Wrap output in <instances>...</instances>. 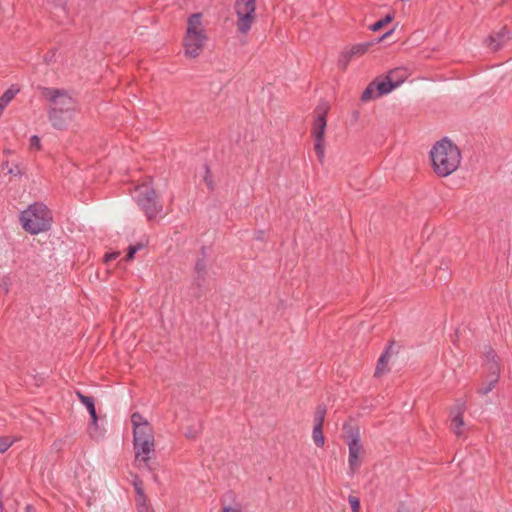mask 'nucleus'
Here are the masks:
<instances>
[{"instance_id":"nucleus-27","label":"nucleus","mask_w":512,"mask_h":512,"mask_svg":"<svg viewBox=\"0 0 512 512\" xmlns=\"http://www.w3.org/2000/svg\"><path fill=\"white\" fill-rule=\"evenodd\" d=\"M194 271H195L194 276L198 277V279H206V277H207V261H206V259L198 258L196 260V263L194 266Z\"/></svg>"},{"instance_id":"nucleus-34","label":"nucleus","mask_w":512,"mask_h":512,"mask_svg":"<svg viewBox=\"0 0 512 512\" xmlns=\"http://www.w3.org/2000/svg\"><path fill=\"white\" fill-rule=\"evenodd\" d=\"M14 440H11L8 436H0V453H5L13 444Z\"/></svg>"},{"instance_id":"nucleus-45","label":"nucleus","mask_w":512,"mask_h":512,"mask_svg":"<svg viewBox=\"0 0 512 512\" xmlns=\"http://www.w3.org/2000/svg\"><path fill=\"white\" fill-rule=\"evenodd\" d=\"M359 116H360V112L358 110H353L352 111V122L356 123L359 119Z\"/></svg>"},{"instance_id":"nucleus-35","label":"nucleus","mask_w":512,"mask_h":512,"mask_svg":"<svg viewBox=\"0 0 512 512\" xmlns=\"http://www.w3.org/2000/svg\"><path fill=\"white\" fill-rule=\"evenodd\" d=\"M348 502H349L352 512H360L361 502L358 497H356L354 495H349Z\"/></svg>"},{"instance_id":"nucleus-3","label":"nucleus","mask_w":512,"mask_h":512,"mask_svg":"<svg viewBox=\"0 0 512 512\" xmlns=\"http://www.w3.org/2000/svg\"><path fill=\"white\" fill-rule=\"evenodd\" d=\"M202 13H193L188 17L187 29L184 37L185 55L190 58L199 56L200 51L204 47L205 41L208 39L204 29L198 27L202 24Z\"/></svg>"},{"instance_id":"nucleus-15","label":"nucleus","mask_w":512,"mask_h":512,"mask_svg":"<svg viewBox=\"0 0 512 512\" xmlns=\"http://www.w3.org/2000/svg\"><path fill=\"white\" fill-rule=\"evenodd\" d=\"M349 448V469L351 471V474H354L358 468L361 466V459L359 457L360 452L363 451V446L361 442L356 443L353 442L352 444H347Z\"/></svg>"},{"instance_id":"nucleus-32","label":"nucleus","mask_w":512,"mask_h":512,"mask_svg":"<svg viewBox=\"0 0 512 512\" xmlns=\"http://www.w3.org/2000/svg\"><path fill=\"white\" fill-rule=\"evenodd\" d=\"M436 275L438 280L443 281L444 283H446L450 279L451 272L449 271V266L447 265V263H441V265L437 268Z\"/></svg>"},{"instance_id":"nucleus-31","label":"nucleus","mask_w":512,"mask_h":512,"mask_svg":"<svg viewBox=\"0 0 512 512\" xmlns=\"http://www.w3.org/2000/svg\"><path fill=\"white\" fill-rule=\"evenodd\" d=\"M497 383L498 381L488 378L487 381L482 382L481 385L477 388V393L481 396L487 395L494 389Z\"/></svg>"},{"instance_id":"nucleus-49","label":"nucleus","mask_w":512,"mask_h":512,"mask_svg":"<svg viewBox=\"0 0 512 512\" xmlns=\"http://www.w3.org/2000/svg\"><path fill=\"white\" fill-rule=\"evenodd\" d=\"M3 153H4L5 155H11V154H13V153H14V151H13V150H11V149H4Z\"/></svg>"},{"instance_id":"nucleus-17","label":"nucleus","mask_w":512,"mask_h":512,"mask_svg":"<svg viewBox=\"0 0 512 512\" xmlns=\"http://www.w3.org/2000/svg\"><path fill=\"white\" fill-rule=\"evenodd\" d=\"M385 76L388 79H391V82L394 85V88L396 89L406 81V79L408 78V72L407 69L404 67H397L389 70L387 73H385Z\"/></svg>"},{"instance_id":"nucleus-10","label":"nucleus","mask_w":512,"mask_h":512,"mask_svg":"<svg viewBox=\"0 0 512 512\" xmlns=\"http://www.w3.org/2000/svg\"><path fill=\"white\" fill-rule=\"evenodd\" d=\"M374 46V42H364L351 46L349 49L341 52L338 59V67L345 71L348 67L349 62L353 57H360L364 55L369 49Z\"/></svg>"},{"instance_id":"nucleus-43","label":"nucleus","mask_w":512,"mask_h":512,"mask_svg":"<svg viewBox=\"0 0 512 512\" xmlns=\"http://www.w3.org/2000/svg\"><path fill=\"white\" fill-rule=\"evenodd\" d=\"M221 512H242L240 508H234L232 506H224Z\"/></svg>"},{"instance_id":"nucleus-50","label":"nucleus","mask_w":512,"mask_h":512,"mask_svg":"<svg viewBox=\"0 0 512 512\" xmlns=\"http://www.w3.org/2000/svg\"><path fill=\"white\" fill-rule=\"evenodd\" d=\"M3 289L5 291V294H7L9 292V288H8V285L6 283L4 284Z\"/></svg>"},{"instance_id":"nucleus-29","label":"nucleus","mask_w":512,"mask_h":512,"mask_svg":"<svg viewBox=\"0 0 512 512\" xmlns=\"http://www.w3.org/2000/svg\"><path fill=\"white\" fill-rule=\"evenodd\" d=\"M312 437L317 447L322 448L325 444V436L323 433V426L314 425Z\"/></svg>"},{"instance_id":"nucleus-6","label":"nucleus","mask_w":512,"mask_h":512,"mask_svg":"<svg viewBox=\"0 0 512 512\" xmlns=\"http://www.w3.org/2000/svg\"><path fill=\"white\" fill-rule=\"evenodd\" d=\"M394 90L395 88L391 79H388L385 74H381L367 85L360 99L362 102H368L385 96Z\"/></svg>"},{"instance_id":"nucleus-36","label":"nucleus","mask_w":512,"mask_h":512,"mask_svg":"<svg viewBox=\"0 0 512 512\" xmlns=\"http://www.w3.org/2000/svg\"><path fill=\"white\" fill-rule=\"evenodd\" d=\"M41 148H42V145H41V140H40L39 136H37V135L31 136L30 140H29V149L39 151V150H41Z\"/></svg>"},{"instance_id":"nucleus-13","label":"nucleus","mask_w":512,"mask_h":512,"mask_svg":"<svg viewBox=\"0 0 512 512\" xmlns=\"http://www.w3.org/2000/svg\"><path fill=\"white\" fill-rule=\"evenodd\" d=\"M135 457L138 459L141 456V461L148 463L149 454L154 451V439L133 441Z\"/></svg>"},{"instance_id":"nucleus-23","label":"nucleus","mask_w":512,"mask_h":512,"mask_svg":"<svg viewBox=\"0 0 512 512\" xmlns=\"http://www.w3.org/2000/svg\"><path fill=\"white\" fill-rule=\"evenodd\" d=\"M485 370L487 371V378L499 381L500 377V364L498 362L484 363Z\"/></svg>"},{"instance_id":"nucleus-48","label":"nucleus","mask_w":512,"mask_h":512,"mask_svg":"<svg viewBox=\"0 0 512 512\" xmlns=\"http://www.w3.org/2000/svg\"><path fill=\"white\" fill-rule=\"evenodd\" d=\"M1 167H2L3 170H5V169L8 170L10 168L9 167V161L8 160L3 161L2 164H1Z\"/></svg>"},{"instance_id":"nucleus-46","label":"nucleus","mask_w":512,"mask_h":512,"mask_svg":"<svg viewBox=\"0 0 512 512\" xmlns=\"http://www.w3.org/2000/svg\"><path fill=\"white\" fill-rule=\"evenodd\" d=\"M200 255H201V257H200V258H203V259H206V258H207V246L203 245V246L200 248Z\"/></svg>"},{"instance_id":"nucleus-8","label":"nucleus","mask_w":512,"mask_h":512,"mask_svg":"<svg viewBox=\"0 0 512 512\" xmlns=\"http://www.w3.org/2000/svg\"><path fill=\"white\" fill-rule=\"evenodd\" d=\"M135 201L149 221L154 220L163 211L160 194H138Z\"/></svg>"},{"instance_id":"nucleus-11","label":"nucleus","mask_w":512,"mask_h":512,"mask_svg":"<svg viewBox=\"0 0 512 512\" xmlns=\"http://www.w3.org/2000/svg\"><path fill=\"white\" fill-rule=\"evenodd\" d=\"M73 112L74 111H68L67 108L64 110L58 109V107L50 108L48 111V118L55 129L63 130L71 121Z\"/></svg>"},{"instance_id":"nucleus-19","label":"nucleus","mask_w":512,"mask_h":512,"mask_svg":"<svg viewBox=\"0 0 512 512\" xmlns=\"http://www.w3.org/2000/svg\"><path fill=\"white\" fill-rule=\"evenodd\" d=\"M76 396H77L78 400L80 401V403L86 407V409L89 413V416L95 418L96 414H97L96 406H95V398L90 395H85L81 391H76Z\"/></svg>"},{"instance_id":"nucleus-30","label":"nucleus","mask_w":512,"mask_h":512,"mask_svg":"<svg viewBox=\"0 0 512 512\" xmlns=\"http://www.w3.org/2000/svg\"><path fill=\"white\" fill-rule=\"evenodd\" d=\"M202 169H203V181L205 182L207 189L210 191H213L214 190L213 176H212V172L210 170V166L208 165L207 162H205L202 165Z\"/></svg>"},{"instance_id":"nucleus-4","label":"nucleus","mask_w":512,"mask_h":512,"mask_svg":"<svg viewBox=\"0 0 512 512\" xmlns=\"http://www.w3.org/2000/svg\"><path fill=\"white\" fill-rule=\"evenodd\" d=\"M329 105L319 104L314 110V120L311 135L314 138V150L318 160L322 163L325 156V132L327 128V114Z\"/></svg>"},{"instance_id":"nucleus-38","label":"nucleus","mask_w":512,"mask_h":512,"mask_svg":"<svg viewBox=\"0 0 512 512\" xmlns=\"http://www.w3.org/2000/svg\"><path fill=\"white\" fill-rule=\"evenodd\" d=\"M395 31V26L386 31L383 35H381L380 37H377L376 39L372 40L371 42H374V45L377 44V43H380L382 41H384L385 39L389 38Z\"/></svg>"},{"instance_id":"nucleus-33","label":"nucleus","mask_w":512,"mask_h":512,"mask_svg":"<svg viewBox=\"0 0 512 512\" xmlns=\"http://www.w3.org/2000/svg\"><path fill=\"white\" fill-rule=\"evenodd\" d=\"M484 357H485V362L484 363L498 362L499 361V357H498L496 351L490 345L485 346Z\"/></svg>"},{"instance_id":"nucleus-41","label":"nucleus","mask_w":512,"mask_h":512,"mask_svg":"<svg viewBox=\"0 0 512 512\" xmlns=\"http://www.w3.org/2000/svg\"><path fill=\"white\" fill-rule=\"evenodd\" d=\"M254 239L257 241H265V231L264 230H256L254 233Z\"/></svg>"},{"instance_id":"nucleus-20","label":"nucleus","mask_w":512,"mask_h":512,"mask_svg":"<svg viewBox=\"0 0 512 512\" xmlns=\"http://www.w3.org/2000/svg\"><path fill=\"white\" fill-rule=\"evenodd\" d=\"M205 281H206V279H198V277H196V276L193 277V281L190 286V291H191L190 296L193 299L199 300L205 295V293H206V290L204 288Z\"/></svg>"},{"instance_id":"nucleus-14","label":"nucleus","mask_w":512,"mask_h":512,"mask_svg":"<svg viewBox=\"0 0 512 512\" xmlns=\"http://www.w3.org/2000/svg\"><path fill=\"white\" fill-rule=\"evenodd\" d=\"M509 39H511V32L507 26H503L498 32L491 34L488 37L489 46L492 50H499Z\"/></svg>"},{"instance_id":"nucleus-22","label":"nucleus","mask_w":512,"mask_h":512,"mask_svg":"<svg viewBox=\"0 0 512 512\" xmlns=\"http://www.w3.org/2000/svg\"><path fill=\"white\" fill-rule=\"evenodd\" d=\"M394 20V12L387 13L383 18L377 20L373 24L369 26V30L373 32H378L384 29L388 24H390Z\"/></svg>"},{"instance_id":"nucleus-5","label":"nucleus","mask_w":512,"mask_h":512,"mask_svg":"<svg viewBox=\"0 0 512 512\" xmlns=\"http://www.w3.org/2000/svg\"><path fill=\"white\" fill-rule=\"evenodd\" d=\"M237 30L246 34L256 18V0H236Z\"/></svg>"},{"instance_id":"nucleus-16","label":"nucleus","mask_w":512,"mask_h":512,"mask_svg":"<svg viewBox=\"0 0 512 512\" xmlns=\"http://www.w3.org/2000/svg\"><path fill=\"white\" fill-rule=\"evenodd\" d=\"M343 437L347 444H352L356 441V443L361 442L360 440V430L358 425L352 423V420L345 422L342 427Z\"/></svg>"},{"instance_id":"nucleus-18","label":"nucleus","mask_w":512,"mask_h":512,"mask_svg":"<svg viewBox=\"0 0 512 512\" xmlns=\"http://www.w3.org/2000/svg\"><path fill=\"white\" fill-rule=\"evenodd\" d=\"M133 487H134V490H135V493H136V496H135V502H136V506L137 507H142L144 505H147L148 503V498L144 492V485H143V481L141 479H139L138 477H136V479L133 481Z\"/></svg>"},{"instance_id":"nucleus-25","label":"nucleus","mask_w":512,"mask_h":512,"mask_svg":"<svg viewBox=\"0 0 512 512\" xmlns=\"http://www.w3.org/2000/svg\"><path fill=\"white\" fill-rule=\"evenodd\" d=\"M455 410H456V412L452 418V425L454 426L455 433L457 435H460L459 428L464 425V418H463L464 409L461 406H457L455 408Z\"/></svg>"},{"instance_id":"nucleus-26","label":"nucleus","mask_w":512,"mask_h":512,"mask_svg":"<svg viewBox=\"0 0 512 512\" xmlns=\"http://www.w3.org/2000/svg\"><path fill=\"white\" fill-rule=\"evenodd\" d=\"M144 248V244L142 242H138L136 244H130L126 249V255L121 261L131 262L135 259V255L138 251Z\"/></svg>"},{"instance_id":"nucleus-44","label":"nucleus","mask_w":512,"mask_h":512,"mask_svg":"<svg viewBox=\"0 0 512 512\" xmlns=\"http://www.w3.org/2000/svg\"><path fill=\"white\" fill-rule=\"evenodd\" d=\"M137 511L138 512H154V509L147 504V505H144L143 508L140 506L137 507Z\"/></svg>"},{"instance_id":"nucleus-1","label":"nucleus","mask_w":512,"mask_h":512,"mask_svg":"<svg viewBox=\"0 0 512 512\" xmlns=\"http://www.w3.org/2000/svg\"><path fill=\"white\" fill-rule=\"evenodd\" d=\"M429 157L434 172L440 177H445L459 167L461 151L451 139L443 137L433 145Z\"/></svg>"},{"instance_id":"nucleus-21","label":"nucleus","mask_w":512,"mask_h":512,"mask_svg":"<svg viewBox=\"0 0 512 512\" xmlns=\"http://www.w3.org/2000/svg\"><path fill=\"white\" fill-rule=\"evenodd\" d=\"M99 416L96 414V417H90L89 425H88V431L89 435L93 438L98 440L99 438L104 437L105 430H101L98 424Z\"/></svg>"},{"instance_id":"nucleus-9","label":"nucleus","mask_w":512,"mask_h":512,"mask_svg":"<svg viewBox=\"0 0 512 512\" xmlns=\"http://www.w3.org/2000/svg\"><path fill=\"white\" fill-rule=\"evenodd\" d=\"M131 423L133 426V441L154 439V430L152 425L140 412H134L131 414Z\"/></svg>"},{"instance_id":"nucleus-2","label":"nucleus","mask_w":512,"mask_h":512,"mask_svg":"<svg viewBox=\"0 0 512 512\" xmlns=\"http://www.w3.org/2000/svg\"><path fill=\"white\" fill-rule=\"evenodd\" d=\"M22 228L31 235L47 232L51 229L53 216L51 210L42 202H34L21 212Z\"/></svg>"},{"instance_id":"nucleus-12","label":"nucleus","mask_w":512,"mask_h":512,"mask_svg":"<svg viewBox=\"0 0 512 512\" xmlns=\"http://www.w3.org/2000/svg\"><path fill=\"white\" fill-rule=\"evenodd\" d=\"M395 345H396V342L394 340H391L389 342V345L385 348L383 353L378 358L375 372H374V377L379 378L382 375H384L385 373L390 371V368L388 367V362H389L390 356L393 353H398V350H396V351L393 350V347Z\"/></svg>"},{"instance_id":"nucleus-37","label":"nucleus","mask_w":512,"mask_h":512,"mask_svg":"<svg viewBox=\"0 0 512 512\" xmlns=\"http://www.w3.org/2000/svg\"><path fill=\"white\" fill-rule=\"evenodd\" d=\"M119 256H120V252L119 251H108L103 256V262L104 263H109V262L117 259Z\"/></svg>"},{"instance_id":"nucleus-42","label":"nucleus","mask_w":512,"mask_h":512,"mask_svg":"<svg viewBox=\"0 0 512 512\" xmlns=\"http://www.w3.org/2000/svg\"><path fill=\"white\" fill-rule=\"evenodd\" d=\"M397 512H410L409 508L406 506L405 502L401 501L398 504Z\"/></svg>"},{"instance_id":"nucleus-39","label":"nucleus","mask_w":512,"mask_h":512,"mask_svg":"<svg viewBox=\"0 0 512 512\" xmlns=\"http://www.w3.org/2000/svg\"><path fill=\"white\" fill-rule=\"evenodd\" d=\"M199 433V430H196L193 427H188L187 432H185V436L189 439H195L198 437Z\"/></svg>"},{"instance_id":"nucleus-7","label":"nucleus","mask_w":512,"mask_h":512,"mask_svg":"<svg viewBox=\"0 0 512 512\" xmlns=\"http://www.w3.org/2000/svg\"><path fill=\"white\" fill-rule=\"evenodd\" d=\"M39 90L41 92V96L48 99L51 103L50 108L58 107V109L61 110L67 108L68 111H74V100L68 95L66 90L43 86H39Z\"/></svg>"},{"instance_id":"nucleus-40","label":"nucleus","mask_w":512,"mask_h":512,"mask_svg":"<svg viewBox=\"0 0 512 512\" xmlns=\"http://www.w3.org/2000/svg\"><path fill=\"white\" fill-rule=\"evenodd\" d=\"M8 174H11L13 176H21L22 175V170L19 167V165H15L14 167H10L8 169Z\"/></svg>"},{"instance_id":"nucleus-47","label":"nucleus","mask_w":512,"mask_h":512,"mask_svg":"<svg viewBox=\"0 0 512 512\" xmlns=\"http://www.w3.org/2000/svg\"><path fill=\"white\" fill-rule=\"evenodd\" d=\"M25 512H36V509H35V507L33 505L28 504L25 507Z\"/></svg>"},{"instance_id":"nucleus-24","label":"nucleus","mask_w":512,"mask_h":512,"mask_svg":"<svg viewBox=\"0 0 512 512\" xmlns=\"http://www.w3.org/2000/svg\"><path fill=\"white\" fill-rule=\"evenodd\" d=\"M127 190H128V192H133V190L135 192H145V193L156 192L155 188L152 185V177H149V176H147L145 178V181L141 185H136L133 188L129 187Z\"/></svg>"},{"instance_id":"nucleus-28","label":"nucleus","mask_w":512,"mask_h":512,"mask_svg":"<svg viewBox=\"0 0 512 512\" xmlns=\"http://www.w3.org/2000/svg\"><path fill=\"white\" fill-rule=\"evenodd\" d=\"M327 413V407L324 403L318 404L314 412V425L323 426L325 416Z\"/></svg>"}]
</instances>
